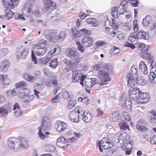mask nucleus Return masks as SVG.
<instances>
[{
  "label": "nucleus",
  "instance_id": "de8ad7c7",
  "mask_svg": "<svg viewBox=\"0 0 156 156\" xmlns=\"http://www.w3.org/2000/svg\"><path fill=\"white\" fill-rule=\"evenodd\" d=\"M16 87L17 88H20L21 87H25L27 86V84L23 81L20 82L19 83L16 84Z\"/></svg>",
  "mask_w": 156,
  "mask_h": 156
},
{
  "label": "nucleus",
  "instance_id": "338daca9",
  "mask_svg": "<svg viewBox=\"0 0 156 156\" xmlns=\"http://www.w3.org/2000/svg\"><path fill=\"white\" fill-rule=\"evenodd\" d=\"M22 15H23L21 14H17L15 13V15H14L13 16H15V18L16 19H21V20H25V19L24 17L22 16Z\"/></svg>",
  "mask_w": 156,
  "mask_h": 156
},
{
  "label": "nucleus",
  "instance_id": "79ce46f5",
  "mask_svg": "<svg viewBox=\"0 0 156 156\" xmlns=\"http://www.w3.org/2000/svg\"><path fill=\"white\" fill-rule=\"evenodd\" d=\"M105 143H106V144L104 146L103 148L104 149H108L112 148L113 146V144L110 142V140L108 139L107 142H105Z\"/></svg>",
  "mask_w": 156,
  "mask_h": 156
},
{
  "label": "nucleus",
  "instance_id": "3c124183",
  "mask_svg": "<svg viewBox=\"0 0 156 156\" xmlns=\"http://www.w3.org/2000/svg\"><path fill=\"white\" fill-rule=\"evenodd\" d=\"M57 13L56 12H54L53 11H51L48 14V18L51 19L54 17H57Z\"/></svg>",
  "mask_w": 156,
  "mask_h": 156
},
{
  "label": "nucleus",
  "instance_id": "0eeeda50",
  "mask_svg": "<svg viewBox=\"0 0 156 156\" xmlns=\"http://www.w3.org/2000/svg\"><path fill=\"white\" fill-rule=\"evenodd\" d=\"M149 98V96L147 94L140 91V92L138 93L135 101L136 103L141 105L147 102L148 101Z\"/></svg>",
  "mask_w": 156,
  "mask_h": 156
},
{
  "label": "nucleus",
  "instance_id": "052dcab7",
  "mask_svg": "<svg viewBox=\"0 0 156 156\" xmlns=\"http://www.w3.org/2000/svg\"><path fill=\"white\" fill-rule=\"evenodd\" d=\"M76 101L75 100H70L69 101V109L73 108L75 105Z\"/></svg>",
  "mask_w": 156,
  "mask_h": 156
},
{
  "label": "nucleus",
  "instance_id": "6e6552de",
  "mask_svg": "<svg viewBox=\"0 0 156 156\" xmlns=\"http://www.w3.org/2000/svg\"><path fill=\"white\" fill-rule=\"evenodd\" d=\"M28 53V50L24 49L22 46L17 49L16 55L18 58H21L22 59L26 58L27 55Z\"/></svg>",
  "mask_w": 156,
  "mask_h": 156
},
{
  "label": "nucleus",
  "instance_id": "7c9ffc66",
  "mask_svg": "<svg viewBox=\"0 0 156 156\" xmlns=\"http://www.w3.org/2000/svg\"><path fill=\"white\" fill-rule=\"evenodd\" d=\"M119 125L121 130H126L127 129L129 130V126L124 120L120 121L119 122Z\"/></svg>",
  "mask_w": 156,
  "mask_h": 156
},
{
  "label": "nucleus",
  "instance_id": "412c9836",
  "mask_svg": "<svg viewBox=\"0 0 156 156\" xmlns=\"http://www.w3.org/2000/svg\"><path fill=\"white\" fill-rule=\"evenodd\" d=\"M136 37L139 39L148 40L149 39L150 36L148 32H146L144 30H141L138 32L136 34Z\"/></svg>",
  "mask_w": 156,
  "mask_h": 156
},
{
  "label": "nucleus",
  "instance_id": "c9c22d12",
  "mask_svg": "<svg viewBox=\"0 0 156 156\" xmlns=\"http://www.w3.org/2000/svg\"><path fill=\"white\" fill-rule=\"evenodd\" d=\"M50 124H47L46 121L45 120L44 118H43L41 121V128L42 130H47L50 126Z\"/></svg>",
  "mask_w": 156,
  "mask_h": 156
},
{
  "label": "nucleus",
  "instance_id": "473e14b6",
  "mask_svg": "<svg viewBox=\"0 0 156 156\" xmlns=\"http://www.w3.org/2000/svg\"><path fill=\"white\" fill-rule=\"evenodd\" d=\"M152 18L150 16H146L143 20L142 24L144 27L148 26L150 22H151Z\"/></svg>",
  "mask_w": 156,
  "mask_h": 156
},
{
  "label": "nucleus",
  "instance_id": "09e8293b",
  "mask_svg": "<svg viewBox=\"0 0 156 156\" xmlns=\"http://www.w3.org/2000/svg\"><path fill=\"white\" fill-rule=\"evenodd\" d=\"M41 85V84L38 83H35L34 84V87L35 88L34 90V92L35 95H36L39 93V92L36 90V89H38V87Z\"/></svg>",
  "mask_w": 156,
  "mask_h": 156
},
{
  "label": "nucleus",
  "instance_id": "dca6fc26",
  "mask_svg": "<svg viewBox=\"0 0 156 156\" xmlns=\"http://www.w3.org/2000/svg\"><path fill=\"white\" fill-rule=\"evenodd\" d=\"M17 139L15 137H10L8 139V144L9 147L15 151L18 148Z\"/></svg>",
  "mask_w": 156,
  "mask_h": 156
},
{
  "label": "nucleus",
  "instance_id": "ddd939ff",
  "mask_svg": "<svg viewBox=\"0 0 156 156\" xmlns=\"http://www.w3.org/2000/svg\"><path fill=\"white\" fill-rule=\"evenodd\" d=\"M57 145L59 147L62 148H67L68 146V142L66 141L64 137H60L57 140Z\"/></svg>",
  "mask_w": 156,
  "mask_h": 156
},
{
  "label": "nucleus",
  "instance_id": "680f3d73",
  "mask_svg": "<svg viewBox=\"0 0 156 156\" xmlns=\"http://www.w3.org/2000/svg\"><path fill=\"white\" fill-rule=\"evenodd\" d=\"M123 115L125 117V119L127 121H129L131 120L130 116H129V113L127 112H124L123 113Z\"/></svg>",
  "mask_w": 156,
  "mask_h": 156
},
{
  "label": "nucleus",
  "instance_id": "6e6d98bb",
  "mask_svg": "<svg viewBox=\"0 0 156 156\" xmlns=\"http://www.w3.org/2000/svg\"><path fill=\"white\" fill-rule=\"evenodd\" d=\"M38 129H39V130L38 133V135H39V137H40V138H41L42 139H44V138H45L46 136L44 134L42 133L41 131V127H39Z\"/></svg>",
  "mask_w": 156,
  "mask_h": 156
},
{
  "label": "nucleus",
  "instance_id": "4be33fe9",
  "mask_svg": "<svg viewBox=\"0 0 156 156\" xmlns=\"http://www.w3.org/2000/svg\"><path fill=\"white\" fill-rule=\"evenodd\" d=\"M57 122V130L59 132L64 131L67 127V124L63 122L58 121Z\"/></svg>",
  "mask_w": 156,
  "mask_h": 156
},
{
  "label": "nucleus",
  "instance_id": "cd10ccee",
  "mask_svg": "<svg viewBox=\"0 0 156 156\" xmlns=\"http://www.w3.org/2000/svg\"><path fill=\"white\" fill-rule=\"evenodd\" d=\"M140 70L143 72L144 74L147 75L148 73L147 67L143 61L140 62L139 66Z\"/></svg>",
  "mask_w": 156,
  "mask_h": 156
},
{
  "label": "nucleus",
  "instance_id": "20e7f679",
  "mask_svg": "<svg viewBox=\"0 0 156 156\" xmlns=\"http://www.w3.org/2000/svg\"><path fill=\"white\" fill-rule=\"evenodd\" d=\"M30 90L27 88H23L21 90L19 96L24 99L25 102H28L32 101L34 98V95L29 94Z\"/></svg>",
  "mask_w": 156,
  "mask_h": 156
},
{
  "label": "nucleus",
  "instance_id": "a878e982",
  "mask_svg": "<svg viewBox=\"0 0 156 156\" xmlns=\"http://www.w3.org/2000/svg\"><path fill=\"white\" fill-rule=\"evenodd\" d=\"M10 66V62L8 60L3 61L0 63V71L6 72Z\"/></svg>",
  "mask_w": 156,
  "mask_h": 156
},
{
  "label": "nucleus",
  "instance_id": "bb28decb",
  "mask_svg": "<svg viewBox=\"0 0 156 156\" xmlns=\"http://www.w3.org/2000/svg\"><path fill=\"white\" fill-rule=\"evenodd\" d=\"M34 49L35 54L39 56H43L47 51L46 48L41 47L37 48V47H34Z\"/></svg>",
  "mask_w": 156,
  "mask_h": 156
},
{
  "label": "nucleus",
  "instance_id": "5fc2aeb1",
  "mask_svg": "<svg viewBox=\"0 0 156 156\" xmlns=\"http://www.w3.org/2000/svg\"><path fill=\"white\" fill-rule=\"evenodd\" d=\"M150 141L152 144H156V135L155 134H152L150 138Z\"/></svg>",
  "mask_w": 156,
  "mask_h": 156
},
{
  "label": "nucleus",
  "instance_id": "72a5a7b5",
  "mask_svg": "<svg viewBox=\"0 0 156 156\" xmlns=\"http://www.w3.org/2000/svg\"><path fill=\"white\" fill-rule=\"evenodd\" d=\"M136 127L138 130L142 132H146L148 129V128L145 126L142 123L137 124Z\"/></svg>",
  "mask_w": 156,
  "mask_h": 156
},
{
  "label": "nucleus",
  "instance_id": "7ed1b4c3",
  "mask_svg": "<svg viewBox=\"0 0 156 156\" xmlns=\"http://www.w3.org/2000/svg\"><path fill=\"white\" fill-rule=\"evenodd\" d=\"M79 52L76 49L73 48H69V58L73 60V61H75L73 62H71V61L69 62V66H70V64L72 66L76 65V62L79 63L82 58L79 57Z\"/></svg>",
  "mask_w": 156,
  "mask_h": 156
},
{
  "label": "nucleus",
  "instance_id": "f8f14e48",
  "mask_svg": "<svg viewBox=\"0 0 156 156\" xmlns=\"http://www.w3.org/2000/svg\"><path fill=\"white\" fill-rule=\"evenodd\" d=\"M10 8H6L5 9V14L2 15H0V18L5 19L8 20L12 17V16L15 15V13L13 12L12 11L10 10Z\"/></svg>",
  "mask_w": 156,
  "mask_h": 156
},
{
  "label": "nucleus",
  "instance_id": "4d7b16f0",
  "mask_svg": "<svg viewBox=\"0 0 156 156\" xmlns=\"http://www.w3.org/2000/svg\"><path fill=\"white\" fill-rule=\"evenodd\" d=\"M112 50L114 54H117L119 53L120 51V49L119 48L114 46L112 49Z\"/></svg>",
  "mask_w": 156,
  "mask_h": 156
},
{
  "label": "nucleus",
  "instance_id": "1a4fd4ad",
  "mask_svg": "<svg viewBox=\"0 0 156 156\" xmlns=\"http://www.w3.org/2000/svg\"><path fill=\"white\" fill-rule=\"evenodd\" d=\"M77 112L79 114H80L81 116H83L82 119L85 122H89L92 120L93 117L90 113L83 110H81V111L78 110Z\"/></svg>",
  "mask_w": 156,
  "mask_h": 156
},
{
  "label": "nucleus",
  "instance_id": "2eb2a0df",
  "mask_svg": "<svg viewBox=\"0 0 156 156\" xmlns=\"http://www.w3.org/2000/svg\"><path fill=\"white\" fill-rule=\"evenodd\" d=\"M20 0H2L3 4L5 8L12 9L14 7V3L16 5Z\"/></svg>",
  "mask_w": 156,
  "mask_h": 156
},
{
  "label": "nucleus",
  "instance_id": "b1692460",
  "mask_svg": "<svg viewBox=\"0 0 156 156\" xmlns=\"http://www.w3.org/2000/svg\"><path fill=\"white\" fill-rule=\"evenodd\" d=\"M61 52L60 48L59 46H56L52 49L48 53L47 58H49L51 57V55L54 56L59 54Z\"/></svg>",
  "mask_w": 156,
  "mask_h": 156
},
{
  "label": "nucleus",
  "instance_id": "a18cd8bd",
  "mask_svg": "<svg viewBox=\"0 0 156 156\" xmlns=\"http://www.w3.org/2000/svg\"><path fill=\"white\" fill-rule=\"evenodd\" d=\"M122 106H123L124 105L125 106L127 109H129L131 107V103L129 100H126L124 103H122Z\"/></svg>",
  "mask_w": 156,
  "mask_h": 156
},
{
  "label": "nucleus",
  "instance_id": "37998d69",
  "mask_svg": "<svg viewBox=\"0 0 156 156\" xmlns=\"http://www.w3.org/2000/svg\"><path fill=\"white\" fill-rule=\"evenodd\" d=\"M123 137V142L124 143H127V141L126 140L129 139L130 138L129 135L128 134H126V133H124L123 134H121L120 135V137Z\"/></svg>",
  "mask_w": 156,
  "mask_h": 156
},
{
  "label": "nucleus",
  "instance_id": "c03bdc74",
  "mask_svg": "<svg viewBox=\"0 0 156 156\" xmlns=\"http://www.w3.org/2000/svg\"><path fill=\"white\" fill-rule=\"evenodd\" d=\"M111 26L114 29L118 30L119 28V25L117 21L115 19H112V23Z\"/></svg>",
  "mask_w": 156,
  "mask_h": 156
},
{
  "label": "nucleus",
  "instance_id": "2f4dec72",
  "mask_svg": "<svg viewBox=\"0 0 156 156\" xmlns=\"http://www.w3.org/2000/svg\"><path fill=\"white\" fill-rule=\"evenodd\" d=\"M108 138V137H104L102 140L100 141L98 143V146L99 150L100 152H102L103 150L102 149V147L104 148V146L105 144H106V143L105 142H107Z\"/></svg>",
  "mask_w": 156,
  "mask_h": 156
},
{
  "label": "nucleus",
  "instance_id": "69168bd1",
  "mask_svg": "<svg viewBox=\"0 0 156 156\" xmlns=\"http://www.w3.org/2000/svg\"><path fill=\"white\" fill-rule=\"evenodd\" d=\"M112 114L113 115V116L115 117L116 119H117V121H118L119 119H120V117L119 116V112H113Z\"/></svg>",
  "mask_w": 156,
  "mask_h": 156
},
{
  "label": "nucleus",
  "instance_id": "f704fd0d",
  "mask_svg": "<svg viewBox=\"0 0 156 156\" xmlns=\"http://www.w3.org/2000/svg\"><path fill=\"white\" fill-rule=\"evenodd\" d=\"M57 59V58H55L51 60V62L49 63V66L53 69L56 68L58 65Z\"/></svg>",
  "mask_w": 156,
  "mask_h": 156
},
{
  "label": "nucleus",
  "instance_id": "9b49d317",
  "mask_svg": "<svg viewBox=\"0 0 156 156\" xmlns=\"http://www.w3.org/2000/svg\"><path fill=\"white\" fill-rule=\"evenodd\" d=\"M130 87L131 88L128 90V94L130 100L135 101L138 93L140 92V90L138 88H133V87Z\"/></svg>",
  "mask_w": 156,
  "mask_h": 156
},
{
  "label": "nucleus",
  "instance_id": "864d4df0",
  "mask_svg": "<svg viewBox=\"0 0 156 156\" xmlns=\"http://www.w3.org/2000/svg\"><path fill=\"white\" fill-rule=\"evenodd\" d=\"M117 34L118 35L117 37L120 40H123L125 34L124 33L120 31H118L117 32Z\"/></svg>",
  "mask_w": 156,
  "mask_h": 156
},
{
  "label": "nucleus",
  "instance_id": "c85d7f7f",
  "mask_svg": "<svg viewBox=\"0 0 156 156\" xmlns=\"http://www.w3.org/2000/svg\"><path fill=\"white\" fill-rule=\"evenodd\" d=\"M138 39L136 37V34L135 32L131 33L128 37L129 41L133 44L137 43Z\"/></svg>",
  "mask_w": 156,
  "mask_h": 156
},
{
  "label": "nucleus",
  "instance_id": "c756f323",
  "mask_svg": "<svg viewBox=\"0 0 156 156\" xmlns=\"http://www.w3.org/2000/svg\"><path fill=\"white\" fill-rule=\"evenodd\" d=\"M149 113L151 122L154 123H156V112L155 110L152 109Z\"/></svg>",
  "mask_w": 156,
  "mask_h": 156
},
{
  "label": "nucleus",
  "instance_id": "4468645a",
  "mask_svg": "<svg viewBox=\"0 0 156 156\" xmlns=\"http://www.w3.org/2000/svg\"><path fill=\"white\" fill-rule=\"evenodd\" d=\"M41 74V72L40 71H37L35 72L34 74L36 77L31 76L27 74H24L23 75V77L27 81L34 83L36 79V77L38 78L40 76Z\"/></svg>",
  "mask_w": 156,
  "mask_h": 156
},
{
  "label": "nucleus",
  "instance_id": "393cba45",
  "mask_svg": "<svg viewBox=\"0 0 156 156\" xmlns=\"http://www.w3.org/2000/svg\"><path fill=\"white\" fill-rule=\"evenodd\" d=\"M0 82L3 83V87L5 88L9 84L10 80L8 79L7 75H0Z\"/></svg>",
  "mask_w": 156,
  "mask_h": 156
},
{
  "label": "nucleus",
  "instance_id": "58836bf2",
  "mask_svg": "<svg viewBox=\"0 0 156 156\" xmlns=\"http://www.w3.org/2000/svg\"><path fill=\"white\" fill-rule=\"evenodd\" d=\"M76 43L77 45L78 50L81 53H83L85 50L84 46L82 45L78 41H76Z\"/></svg>",
  "mask_w": 156,
  "mask_h": 156
},
{
  "label": "nucleus",
  "instance_id": "774afa93",
  "mask_svg": "<svg viewBox=\"0 0 156 156\" xmlns=\"http://www.w3.org/2000/svg\"><path fill=\"white\" fill-rule=\"evenodd\" d=\"M150 79L151 80H154L156 78V75L154 72H152L150 73L149 74Z\"/></svg>",
  "mask_w": 156,
  "mask_h": 156
},
{
  "label": "nucleus",
  "instance_id": "f03ea898",
  "mask_svg": "<svg viewBox=\"0 0 156 156\" xmlns=\"http://www.w3.org/2000/svg\"><path fill=\"white\" fill-rule=\"evenodd\" d=\"M130 70L131 73H128L126 76V79L127 80L128 86L132 87L134 86L135 83V77L137 76V67L135 66H133L131 67Z\"/></svg>",
  "mask_w": 156,
  "mask_h": 156
},
{
  "label": "nucleus",
  "instance_id": "a211bd4d",
  "mask_svg": "<svg viewBox=\"0 0 156 156\" xmlns=\"http://www.w3.org/2000/svg\"><path fill=\"white\" fill-rule=\"evenodd\" d=\"M72 71L73 72L72 82L76 83L80 80L82 71L80 70H75L72 69Z\"/></svg>",
  "mask_w": 156,
  "mask_h": 156
},
{
  "label": "nucleus",
  "instance_id": "49530a36",
  "mask_svg": "<svg viewBox=\"0 0 156 156\" xmlns=\"http://www.w3.org/2000/svg\"><path fill=\"white\" fill-rule=\"evenodd\" d=\"M123 29L124 30L128 31L132 28V25L129 23H127L125 24L123 26Z\"/></svg>",
  "mask_w": 156,
  "mask_h": 156
},
{
  "label": "nucleus",
  "instance_id": "9d476101",
  "mask_svg": "<svg viewBox=\"0 0 156 156\" xmlns=\"http://www.w3.org/2000/svg\"><path fill=\"white\" fill-rule=\"evenodd\" d=\"M17 140L18 148L24 149L28 147V142L25 138L20 137L17 139Z\"/></svg>",
  "mask_w": 156,
  "mask_h": 156
},
{
  "label": "nucleus",
  "instance_id": "603ef678",
  "mask_svg": "<svg viewBox=\"0 0 156 156\" xmlns=\"http://www.w3.org/2000/svg\"><path fill=\"white\" fill-rule=\"evenodd\" d=\"M51 78L50 81L54 85H55L57 83V77L55 76H52L51 77Z\"/></svg>",
  "mask_w": 156,
  "mask_h": 156
},
{
  "label": "nucleus",
  "instance_id": "e2e57ef3",
  "mask_svg": "<svg viewBox=\"0 0 156 156\" xmlns=\"http://www.w3.org/2000/svg\"><path fill=\"white\" fill-rule=\"evenodd\" d=\"M128 1L134 7H136L138 4V2L137 0H128Z\"/></svg>",
  "mask_w": 156,
  "mask_h": 156
},
{
  "label": "nucleus",
  "instance_id": "f3484780",
  "mask_svg": "<svg viewBox=\"0 0 156 156\" xmlns=\"http://www.w3.org/2000/svg\"><path fill=\"white\" fill-rule=\"evenodd\" d=\"M94 41L92 37L87 36L82 39V43L84 47H88L91 46L93 44Z\"/></svg>",
  "mask_w": 156,
  "mask_h": 156
},
{
  "label": "nucleus",
  "instance_id": "5701e85b",
  "mask_svg": "<svg viewBox=\"0 0 156 156\" xmlns=\"http://www.w3.org/2000/svg\"><path fill=\"white\" fill-rule=\"evenodd\" d=\"M123 1L125 3L123 4L124 2L122 1V3L118 7V12L120 14H124V12L127 10V0H123Z\"/></svg>",
  "mask_w": 156,
  "mask_h": 156
},
{
  "label": "nucleus",
  "instance_id": "e433bc0d",
  "mask_svg": "<svg viewBox=\"0 0 156 156\" xmlns=\"http://www.w3.org/2000/svg\"><path fill=\"white\" fill-rule=\"evenodd\" d=\"M47 41L43 40L41 39L40 40L38 43L37 44H36L35 45V47H37V48L38 47L43 48H45L46 47V44Z\"/></svg>",
  "mask_w": 156,
  "mask_h": 156
},
{
  "label": "nucleus",
  "instance_id": "f257e3e1",
  "mask_svg": "<svg viewBox=\"0 0 156 156\" xmlns=\"http://www.w3.org/2000/svg\"><path fill=\"white\" fill-rule=\"evenodd\" d=\"M113 67L108 64H105L103 65V70H100L98 73L97 77L102 82L101 85L105 84V82L111 80L109 76V73L113 70Z\"/></svg>",
  "mask_w": 156,
  "mask_h": 156
},
{
  "label": "nucleus",
  "instance_id": "0e129e2a",
  "mask_svg": "<svg viewBox=\"0 0 156 156\" xmlns=\"http://www.w3.org/2000/svg\"><path fill=\"white\" fill-rule=\"evenodd\" d=\"M137 22H136L135 20H134L133 22V30L135 32H137L139 30L138 26L137 24L136 23Z\"/></svg>",
  "mask_w": 156,
  "mask_h": 156
},
{
  "label": "nucleus",
  "instance_id": "aec40b11",
  "mask_svg": "<svg viewBox=\"0 0 156 156\" xmlns=\"http://www.w3.org/2000/svg\"><path fill=\"white\" fill-rule=\"evenodd\" d=\"M43 2L44 8L46 11H48L51 7H53L55 8L56 6V3L51 0H43Z\"/></svg>",
  "mask_w": 156,
  "mask_h": 156
},
{
  "label": "nucleus",
  "instance_id": "423d86ee",
  "mask_svg": "<svg viewBox=\"0 0 156 156\" xmlns=\"http://www.w3.org/2000/svg\"><path fill=\"white\" fill-rule=\"evenodd\" d=\"M72 38L75 40L76 37H80L81 36L87 35L89 36L91 33L90 30H87L85 28L80 30L78 33V31L75 28H73L72 29Z\"/></svg>",
  "mask_w": 156,
  "mask_h": 156
},
{
  "label": "nucleus",
  "instance_id": "a19ab883",
  "mask_svg": "<svg viewBox=\"0 0 156 156\" xmlns=\"http://www.w3.org/2000/svg\"><path fill=\"white\" fill-rule=\"evenodd\" d=\"M146 81L140 77H137L136 80V83L140 85H144L146 84Z\"/></svg>",
  "mask_w": 156,
  "mask_h": 156
},
{
  "label": "nucleus",
  "instance_id": "39448f33",
  "mask_svg": "<svg viewBox=\"0 0 156 156\" xmlns=\"http://www.w3.org/2000/svg\"><path fill=\"white\" fill-rule=\"evenodd\" d=\"M46 39L51 42H58L59 33L56 31L51 32L49 30H46L44 34Z\"/></svg>",
  "mask_w": 156,
  "mask_h": 156
},
{
  "label": "nucleus",
  "instance_id": "8fccbe9b",
  "mask_svg": "<svg viewBox=\"0 0 156 156\" xmlns=\"http://www.w3.org/2000/svg\"><path fill=\"white\" fill-rule=\"evenodd\" d=\"M6 94L8 96L12 97L15 95L16 94V93L14 90H8L6 92Z\"/></svg>",
  "mask_w": 156,
  "mask_h": 156
},
{
  "label": "nucleus",
  "instance_id": "ea45409f",
  "mask_svg": "<svg viewBox=\"0 0 156 156\" xmlns=\"http://www.w3.org/2000/svg\"><path fill=\"white\" fill-rule=\"evenodd\" d=\"M142 57L144 59L147 60H151V54L148 53L147 52H144L143 54Z\"/></svg>",
  "mask_w": 156,
  "mask_h": 156
},
{
  "label": "nucleus",
  "instance_id": "4c0bfd02",
  "mask_svg": "<svg viewBox=\"0 0 156 156\" xmlns=\"http://www.w3.org/2000/svg\"><path fill=\"white\" fill-rule=\"evenodd\" d=\"M58 36V42H61L63 41L65 38L66 34L64 31H61Z\"/></svg>",
  "mask_w": 156,
  "mask_h": 156
},
{
  "label": "nucleus",
  "instance_id": "bf43d9fd",
  "mask_svg": "<svg viewBox=\"0 0 156 156\" xmlns=\"http://www.w3.org/2000/svg\"><path fill=\"white\" fill-rule=\"evenodd\" d=\"M60 94H58L55 97L53 98L51 100L52 102L56 103L59 101L58 98L60 97Z\"/></svg>",
  "mask_w": 156,
  "mask_h": 156
},
{
  "label": "nucleus",
  "instance_id": "13d9d810",
  "mask_svg": "<svg viewBox=\"0 0 156 156\" xmlns=\"http://www.w3.org/2000/svg\"><path fill=\"white\" fill-rule=\"evenodd\" d=\"M124 46L125 47L130 48L132 49H134L136 48L134 45L128 42H126L124 44Z\"/></svg>",
  "mask_w": 156,
  "mask_h": 156
},
{
  "label": "nucleus",
  "instance_id": "6ab92c4d",
  "mask_svg": "<svg viewBox=\"0 0 156 156\" xmlns=\"http://www.w3.org/2000/svg\"><path fill=\"white\" fill-rule=\"evenodd\" d=\"M78 112H76V111L73 110L71 111L69 113V118L70 120L72 122L77 123L79 122V115H78Z\"/></svg>",
  "mask_w": 156,
  "mask_h": 156
}]
</instances>
